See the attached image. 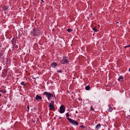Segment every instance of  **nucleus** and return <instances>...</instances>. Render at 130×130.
<instances>
[{"label":"nucleus","instance_id":"f257e3e1","mask_svg":"<svg viewBox=\"0 0 130 130\" xmlns=\"http://www.w3.org/2000/svg\"><path fill=\"white\" fill-rule=\"evenodd\" d=\"M43 95H46L47 97L48 100H49L50 98L51 97L53 96V95L51 94L50 93L48 92H44L43 94Z\"/></svg>","mask_w":130,"mask_h":130},{"label":"nucleus","instance_id":"f03ea898","mask_svg":"<svg viewBox=\"0 0 130 130\" xmlns=\"http://www.w3.org/2000/svg\"><path fill=\"white\" fill-rule=\"evenodd\" d=\"M33 35L34 36H38L40 34V31L37 29H34L33 31Z\"/></svg>","mask_w":130,"mask_h":130},{"label":"nucleus","instance_id":"7ed1b4c3","mask_svg":"<svg viewBox=\"0 0 130 130\" xmlns=\"http://www.w3.org/2000/svg\"><path fill=\"white\" fill-rule=\"evenodd\" d=\"M69 121L71 123L74 125H77L78 123L76 121L71 119H69Z\"/></svg>","mask_w":130,"mask_h":130},{"label":"nucleus","instance_id":"20e7f679","mask_svg":"<svg viewBox=\"0 0 130 130\" xmlns=\"http://www.w3.org/2000/svg\"><path fill=\"white\" fill-rule=\"evenodd\" d=\"M59 109V112L60 113H63L64 112L65 109L63 105H62L60 106Z\"/></svg>","mask_w":130,"mask_h":130},{"label":"nucleus","instance_id":"39448f33","mask_svg":"<svg viewBox=\"0 0 130 130\" xmlns=\"http://www.w3.org/2000/svg\"><path fill=\"white\" fill-rule=\"evenodd\" d=\"M48 107L50 108L51 110H54L55 109V106L54 105L51 104L50 103Z\"/></svg>","mask_w":130,"mask_h":130},{"label":"nucleus","instance_id":"423d86ee","mask_svg":"<svg viewBox=\"0 0 130 130\" xmlns=\"http://www.w3.org/2000/svg\"><path fill=\"white\" fill-rule=\"evenodd\" d=\"M61 63L63 64L68 63L69 62L66 59H63L61 61Z\"/></svg>","mask_w":130,"mask_h":130},{"label":"nucleus","instance_id":"0eeeda50","mask_svg":"<svg viewBox=\"0 0 130 130\" xmlns=\"http://www.w3.org/2000/svg\"><path fill=\"white\" fill-rule=\"evenodd\" d=\"M109 107V108L108 110V111L109 112H111L113 110V108L111 106V105L110 104L108 105Z\"/></svg>","mask_w":130,"mask_h":130},{"label":"nucleus","instance_id":"6e6552de","mask_svg":"<svg viewBox=\"0 0 130 130\" xmlns=\"http://www.w3.org/2000/svg\"><path fill=\"white\" fill-rule=\"evenodd\" d=\"M35 99L36 100H41L42 99V98L41 96L38 95H37L36 96Z\"/></svg>","mask_w":130,"mask_h":130},{"label":"nucleus","instance_id":"1a4fd4ad","mask_svg":"<svg viewBox=\"0 0 130 130\" xmlns=\"http://www.w3.org/2000/svg\"><path fill=\"white\" fill-rule=\"evenodd\" d=\"M57 64L55 62H54L51 65V66L52 67L55 68L57 66Z\"/></svg>","mask_w":130,"mask_h":130},{"label":"nucleus","instance_id":"9d476101","mask_svg":"<svg viewBox=\"0 0 130 130\" xmlns=\"http://www.w3.org/2000/svg\"><path fill=\"white\" fill-rule=\"evenodd\" d=\"M16 38H13L12 39V43L13 44H15V43L16 42Z\"/></svg>","mask_w":130,"mask_h":130},{"label":"nucleus","instance_id":"9b49d317","mask_svg":"<svg viewBox=\"0 0 130 130\" xmlns=\"http://www.w3.org/2000/svg\"><path fill=\"white\" fill-rule=\"evenodd\" d=\"M0 92L5 94L6 93V91L5 90H0Z\"/></svg>","mask_w":130,"mask_h":130},{"label":"nucleus","instance_id":"f8f14e48","mask_svg":"<svg viewBox=\"0 0 130 130\" xmlns=\"http://www.w3.org/2000/svg\"><path fill=\"white\" fill-rule=\"evenodd\" d=\"M66 117H67V119L69 120V119H71L70 118H69V112H67V113L66 114Z\"/></svg>","mask_w":130,"mask_h":130},{"label":"nucleus","instance_id":"ddd939ff","mask_svg":"<svg viewBox=\"0 0 130 130\" xmlns=\"http://www.w3.org/2000/svg\"><path fill=\"white\" fill-rule=\"evenodd\" d=\"M101 127V124H99L96 126V129H99Z\"/></svg>","mask_w":130,"mask_h":130},{"label":"nucleus","instance_id":"4468645a","mask_svg":"<svg viewBox=\"0 0 130 130\" xmlns=\"http://www.w3.org/2000/svg\"><path fill=\"white\" fill-rule=\"evenodd\" d=\"M90 87L89 85L85 87V89L87 90H90Z\"/></svg>","mask_w":130,"mask_h":130},{"label":"nucleus","instance_id":"2eb2a0df","mask_svg":"<svg viewBox=\"0 0 130 130\" xmlns=\"http://www.w3.org/2000/svg\"><path fill=\"white\" fill-rule=\"evenodd\" d=\"M8 8V6L4 7H3V9L4 10H7Z\"/></svg>","mask_w":130,"mask_h":130},{"label":"nucleus","instance_id":"dca6fc26","mask_svg":"<svg viewBox=\"0 0 130 130\" xmlns=\"http://www.w3.org/2000/svg\"><path fill=\"white\" fill-rule=\"evenodd\" d=\"M24 82H22L21 83V85H23V86H25L26 85V84H24Z\"/></svg>","mask_w":130,"mask_h":130},{"label":"nucleus","instance_id":"f3484780","mask_svg":"<svg viewBox=\"0 0 130 130\" xmlns=\"http://www.w3.org/2000/svg\"><path fill=\"white\" fill-rule=\"evenodd\" d=\"M93 30L95 31L96 32L98 31V30L96 29V28L95 27H93Z\"/></svg>","mask_w":130,"mask_h":130},{"label":"nucleus","instance_id":"a211bd4d","mask_svg":"<svg viewBox=\"0 0 130 130\" xmlns=\"http://www.w3.org/2000/svg\"><path fill=\"white\" fill-rule=\"evenodd\" d=\"M72 29L70 28H68L67 29V31L69 32H70L72 31Z\"/></svg>","mask_w":130,"mask_h":130},{"label":"nucleus","instance_id":"6ab92c4d","mask_svg":"<svg viewBox=\"0 0 130 130\" xmlns=\"http://www.w3.org/2000/svg\"><path fill=\"white\" fill-rule=\"evenodd\" d=\"M123 78V77L122 76H121L118 79V81H120L121 79H122Z\"/></svg>","mask_w":130,"mask_h":130},{"label":"nucleus","instance_id":"aec40b11","mask_svg":"<svg viewBox=\"0 0 130 130\" xmlns=\"http://www.w3.org/2000/svg\"><path fill=\"white\" fill-rule=\"evenodd\" d=\"M91 110L92 111H93L94 110V108L92 106L91 107Z\"/></svg>","mask_w":130,"mask_h":130},{"label":"nucleus","instance_id":"412c9836","mask_svg":"<svg viewBox=\"0 0 130 130\" xmlns=\"http://www.w3.org/2000/svg\"><path fill=\"white\" fill-rule=\"evenodd\" d=\"M51 103H50V104L54 105V102L53 101H52L51 102Z\"/></svg>","mask_w":130,"mask_h":130},{"label":"nucleus","instance_id":"4be33fe9","mask_svg":"<svg viewBox=\"0 0 130 130\" xmlns=\"http://www.w3.org/2000/svg\"><path fill=\"white\" fill-rule=\"evenodd\" d=\"M80 127L83 128H84V126L83 125H82L80 126Z\"/></svg>","mask_w":130,"mask_h":130},{"label":"nucleus","instance_id":"5701e85b","mask_svg":"<svg viewBox=\"0 0 130 130\" xmlns=\"http://www.w3.org/2000/svg\"><path fill=\"white\" fill-rule=\"evenodd\" d=\"M3 55V53H0V57Z\"/></svg>","mask_w":130,"mask_h":130},{"label":"nucleus","instance_id":"b1692460","mask_svg":"<svg viewBox=\"0 0 130 130\" xmlns=\"http://www.w3.org/2000/svg\"><path fill=\"white\" fill-rule=\"evenodd\" d=\"M58 71V72L61 73L62 72V71H61V70H59V71Z\"/></svg>","mask_w":130,"mask_h":130},{"label":"nucleus","instance_id":"393cba45","mask_svg":"<svg viewBox=\"0 0 130 130\" xmlns=\"http://www.w3.org/2000/svg\"><path fill=\"white\" fill-rule=\"evenodd\" d=\"M40 0L42 1V3H44V2L43 1V0Z\"/></svg>","mask_w":130,"mask_h":130},{"label":"nucleus","instance_id":"a878e982","mask_svg":"<svg viewBox=\"0 0 130 130\" xmlns=\"http://www.w3.org/2000/svg\"><path fill=\"white\" fill-rule=\"evenodd\" d=\"M27 108L28 109V110L29 109V105H28V106H27Z\"/></svg>","mask_w":130,"mask_h":130},{"label":"nucleus","instance_id":"bb28decb","mask_svg":"<svg viewBox=\"0 0 130 130\" xmlns=\"http://www.w3.org/2000/svg\"><path fill=\"white\" fill-rule=\"evenodd\" d=\"M124 47L125 48L128 47V45L127 46H124Z\"/></svg>","mask_w":130,"mask_h":130},{"label":"nucleus","instance_id":"cd10ccee","mask_svg":"<svg viewBox=\"0 0 130 130\" xmlns=\"http://www.w3.org/2000/svg\"><path fill=\"white\" fill-rule=\"evenodd\" d=\"M128 117L129 118V119H130V115H129L128 116Z\"/></svg>","mask_w":130,"mask_h":130},{"label":"nucleus","instance_id":"c85d7f7f","mask_svg":"<svg viewBox=\"0 0 130 130\" xmlns=\"http://www.w3.org/2000/svg\"><path fill=\"white\" fill-rule=\"evenodd\" d=\"M128 47H130V44L129 45H128Z\"/></svg>","mask_w":130,"mask_h":130},{"label":"nucleus","instance_id":"c756f323","mask_svg":"<svg viewBox=\"0 0 130 130\" xmlns=\"http://www.w3.org/2000/svg\"><path fill=\"white\" fill-rule=\"evenodd\" d=\"M129 71H130V68H129Z\"/></svg>","mask_w":130,"mask_h":130},{"label":"nucleus","instance_id":"7c9ffc66","mask_svg":"<svg viewBox=\"0 0 130 130\" xmlns=\"http://www.w3.org/2000/svg\"><path fill=\"white\" fill-rule=\"evenodd\" d=\"M1 96V93H0V97Z\"/></svg>","mask_w":130,"mask_h":130},{"label":"nucleus","instance_id":"2f4dec72","mask_svg":"<svg viewBox=\"0 0 130 130\" xmlns=\"http://www.w3.org/2000/svg\"><path fill=\"white\" fill-rule=\"evenodd\" d=\"M94 33L93 34V35H94Z\"/></svg>","mask_w":130,"mask_h":130},{"label":"nucleus","instance_id":"473e14b6","mask_svg":"<svg viewBox=\"0 0 130 130\" xmlns=\"http://www.w3.org/2000/svg\"><path fill=\"white\" fill-rule=\"evenodd\" d=\"M33 78L34 79H35V78Z\"/></svg>","mask_w":130,"mask_h":130},{"label":"nucleus","instance_id":"72a5a7b5","mask_svg":"<svg viewBox=\"0 0 130 130\" xmlns=\"http://www.w3.org/2000/svg\"><path fill=\"white\" fill-rule=\"evenodd\" d=\"M129 111L130 112V110H129Z\"/></svg>","mask_w":130,"mask_h":130}]
</instances>
